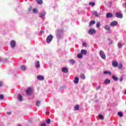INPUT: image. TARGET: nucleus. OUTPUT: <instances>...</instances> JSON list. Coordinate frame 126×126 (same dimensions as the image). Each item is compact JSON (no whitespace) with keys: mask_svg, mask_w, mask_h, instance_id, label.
<instances>
[{"mask_svg":"<svg viewBox=\"0 0 126 126\" xmlns=\"http://www.w3.org/2000/svg\"><path fill=\"white\" fill-rule=\"evenodd\" d=\"M77 58L78 59H82V58H83V56L81 53H80L77 55Z\"/></svg>","mask_w":126,"mask_h":126,"instance_id":"obj_22","label":"nucleus"},{"mask_svg":"<svg viewBox=\"0 0 126 126\" xmlns=\"http://www.w3.org/2000/svg\"><path fill=\"white\" fill-rule=\"evenodd\" d=\"M16 44L15 41L12 40L10 41V45L11 46V48H14L15 47V45Z\"/></svg>","mask_w":126,"mask_h":126,"instance_id":"obj_8","label":"nucleus"},{"mask_svg":"<svg viewBox=\"0 0 126 126\" xmlns=\"http://www.w3.org/2000/svg\"><path fill=\"white\" fill-rule=\"evenodd\" d=\"M99 55L101 59H103V60H106V55H105V53H104L103 51H100Z\"/></svg>","mask_w":126,"mask_h":126,"instance_id":"obj_3","label":"nucleus"},{"mask_svg":"<svg viewBox=\"0 0 126 126\" xmlns=\"http://www.w3.org/2000/svg\"><path fill=\"white\" fill-rule=\"evenodd\" d=\"M63 30H59L58 31L57 37L58 39L62 38V35L63 34Z\"/></svg>","mask_w":126,"mask_h":126,"instance_id":"obj_2","label":"nucleus"},{"mask_svg":"<svg viewBox=\"0 0 126 126\" xmlns=\"http://www.w3.org/2000/svg\"><path fill=\"white\" fill-rule=\"evenodd\" d=\"M121 81H122V79H121V80H120Z\"/></svg>","mask_w":126,"mask_h":126,"instance_id":"obj_50","label":"nucleus"},{"mask_svg":"<svg viewBox=\"0 0 126 126\" xmlns=\"http://www.w3.org/2000/svg\"><path fill=\"white\" fill-rule=\"evenodd\" d=\"M38 4H42L43 3V0H36Z\"/></svg>","mask_w":126,"mask_h":126,"instance_id":"obj_23","label":"nucleus"},{"mask_svg":"<svg viewBox=\"0 0 126 126\" xmlns=\"http://www.w3.org/2000/svg\"><path fill=\"white\" fill-rule=\"evenodd\" d=\"M89 5H92V6H94L95 5V3H94V2H91L89 3Z\"/></svg>","mask_w":126,"mask_h":126,"instance_id":"obj_35","label":"nucleus"},{"mask_svg":"<svg viewBox=\"0 0 126 126\" xmlns=\"http://www.w3.org/2000/svg\"><path fill=\"white\" fill-rule=\"evenodd\" d=\"M118 116H119V117H123V116H124V114H123V113H122L121 112H119L118 113Z\"/></svg>","mask_w":126,"mask_h":126,"instance_id":"obj_31","label":"nucleus"},{"mask_svg":"<svg viewBox=\"0 0 126 126\" xmlns=\"http://www.w3.org/2000/svg\"><path fill=\"white\" fill-rule=\"evenodd\" d=\"M32 11L34 13H37L38 12V10L37 9H33Z\"/></svg>","mask_w":126,"mask_h":126,"instance_id":"obj_36","label":"nucleus"},{"mask_svg":"<svg viewBox=\"0 0 126 126\" xmlns=\"http://www.w3.org/2000/svg\"><path fill=\"white\" fill-rule=\"evenodd\" d=\"M95 33H96V30H95V29H90L89 31V34H90V35L95 34Z\"/></svg>","mask_w":126,"mask_h":126,"instance_id":"obj_7","label":"nucleus"},{"mask_svg":"<svg viewBox=\"0 0 126 126\" xmlns=\"http://www.w3.org/2000/svg\"><path fill=\"white\" fill-rule=\"evenodd\" d=\"M118 25V22L116 21H113L110 23V26L112 27H114L115 26H117Z\"/></svg>","mask_w":126,"mask_h":126,"instance_id":"obj_6","label":"nucleus"},{"mask_svg":"<svg viewBox=\"0 0 126 126\" xmlns=\"http://www.w3.org/2000/svg\"><path fill=\"white\" fill-rule=\"evenodd\" d=\"M100 88H101V86H98L96 87V90H99V89H100Z\"/></svg>","mask_w":126,"mask_h":126,"instance_id":"obj_40","label":"nucleus"},{"mask_svg":"<svg viewBox=\"0 0 126 126\" xmlns=\"http://www.w3.org/2000/svg\"><path fill=\"white\" fill-rule=\"evenodd\" d=\"M83 47H86V46H87V44H86V43H83Z\"/></svg>","mask_w":126,"mask_h":126,"instance_id":"obj_41","label":"nucleus"},{"mask_svg":"<svg viewBox=\"0 0 126 126\" xmlns=\"http://www.w3.org/2000/svg\"><path fill=\"white\" fill-rule=\"evenodd\" d=\"M62 72L64 73H67L68 72V69H67V68L66 67H63L62 69Z\"/></svg>","mask_w":126,"mask_h":126,"instance_id":"obj_10","label":"nucleus"},{"mask_svg":"<svg viewBox=\"0 0 126 126\" xmlns=\"http://www.w3.org/2000/svg\"><path fill=\"white\" fill-rule=\"evenodd\" d=\"M32 92L33 91L31 88H28L26 91L27 95H31V94H32Z\"/></svg>","mask_w":126,"mask_h":126,"instance_id":"obj_4","label":"nucleus"},{"mask_svg":"<svg viewBox=\"0 0 126 126\" xmlns=\"http://www.w3.org/2000/svg\"><path fill=\"white\" fill-rule=\"evenodd\" d=\"M40 105H41V102H40L39 101H36V106H37V107H39Z\"/></svg>","mask_w":126,"mask_h":126,"instance_id":"obj_29","label":"nucleus"},{"mask_svg":"<svg viewBox=\"0 0 126 126\" xmlns=\"http://www.w3.org/2000/svg\"><path fill=\"white\" fill-rule=\"evenodd\" d=\"M53 35H49L46 38V43H47V44H50V43H51L53 40Z\"/></svg>","mask_w":126,"mask_h":126,"instance_id":"obj_1","label":"nucleus"},{"mask_svg":"<svg viewBox=\"0 0 126 126\" xmlns=\"http://www.w3.org/2000/svg\"><path fill=\"white\" fill-rule=\"evenodd\" d=\"M118 68H119V69H122V68H123V64H122V63L119 64Z\"/></svg>","mask_w":126,"mask_h":126,"instance_id":"obj_26","label":"nucleus"},{"mask_svg":"<svg viewBox=\"0 0 126 126\" xmlns=\"http://www.w3.org/2000/svg\"><path fill=\"white\" fill-rule=\"evenodd\" d=\"M80 77L82 78V79H85V75H84V74H81Z\"/></svg>","mask_w":126,"mask_h":126,"instance_id":"obj_32","label":"nucleus"},{"mask_svg":"<svg viewBox=\"0 0 126 126\" xmlns=\"http://www.w3.org/2000/svg\"><path fill=\"white\" fill-rule=\"evenodd\" d=\"M112 78H113V79H114V80H115V81H118V80L119 79L118 78V77H117L116 76H112Z\"/></svg>","mask_w":126,"mask_h":126,"instance_id":"obj_28","label":"nucleus"},{"mask_svg":"<svg viewBox=\"0 0 126 126\" xmlns=\"http://www.w3.org/2000/svg\"><path fill=\"white\" fill-rule=\"evenodd\" d=\"M96 27L97 28H99V27H100L101 26V23H100V22H97L96 23Z\"/></svg>","mask_w":126,"mask_h":126,"instance_id":"obj_34","label":"nucleus"},{"mask_svg":"<svg viewBox=\"0 0 126 126\" xmlns=\"http://www.w3.org/2000/svg\"><path fill=\"white\" fill-rule=\"evenodd\" d=\"M18 126H21V125H19Z\"/></svg>","mask_w":126,"mask_h":126,"instance_id":"obj_48","label":"nucleus"},{"mask_svg":"<svg viewBox=\"0 0 126 126\" xmlns=\"http://www.w3.org/2000/svg\"><path fill=\"white\" fill-rule=\"evenodd\" d=\"M93 14L94 15H95V17H98V16H99V14H98V13L95 11H94L93 12Z\"/></svg>","mask_w":126,"mask_h":126,"instance_id":"obj_19","label":"nucleus"},{"mask_svg":"<svg viewBox=\"0 0 126 126\" xmlns=\"http://www.w3.org/2000/svg\"><path fill=\"white\" fill-rule=\"evenodd\" d=\"M114 15L112 13H107L106 15V18H112Z\"/></svg>","mask_w":126,"mask_h":126,"instance_id":"obj_9","label":"nucleus"},{"mask_svg":"<svg viewBox=\"0 0 126 126\" xmlns=\"http://www.w3.org/2000/svg\"><path fill=\"white\" fill-rule=\"evenodd\" d=\"M45 15H46V12L43 11L39 14V17H44Z\"/></svg>","mask_w":126,"mask_h":126,"instance_id":"obj_16","label":"nucleus"},{"mask_svg":"<svg viewBox=\"0 0 126 126\" xmlns=\"http://www.w3.org/2000/svg\"><path fill=\"white\" fill-rule=\"evenodd\" d=\"M18 100L21 101H22V96L20 94H18Z\"/></svg>","mask_w":126,"mask_h":126,"instance_id":"obj_17","label":"nucleus"},{"mask_svg":"<svg viewBox=\"0 0 126 126\" xmlns=\"http://www.w3.org/2000/svg\"><path fill=\"white\" fill-rule=\"evenodd\" d=\"M124 94H126V90H125V92H124Z\"/></svg>","mask_w":126,"mask_h":126,"instance_id":"obj_47","label":"nucleus"},{"mask_svg":"<svg viewBox=\"0 0 126 126\" xmlns=\"http://www.w3.org/2000/svg\"><path fill=\"white\" fill-rule=\"evenodd\" d=\"M40 32H41V33H44V31H40Z\"/></svg>","mask_w":126,"mask_h":126,"instance_id":"obj_46","label":"nucleus"},{"mask_svg":"<svg viewBox=\"0 0 126 126\" xmlns=\"http://www.w3.org/2000/svg\"><path fill=\"white\" fill-rule=\"evenodd\" d=\"M81 54L82 55H86V54H87V51H86V50L82 49L81 51Z\"/></svg>","mask_w":126,"mask_h":126,"instance_id":"obj_15","label":"nucleus"},{"mask_svg":"<svg viewBox=\"0 0 126 126\" xmlns=\"http://www.w3.org/2000/svg\"><path fill=\"white\" fill-rule=\"evenodd\" d=\"M69 62L70 63H71V64H74V63H75V61H74V60L73 59H70L69 61Z\"/></svg>","mask_w":126,"mask_h":126,"instance_id":"obj_20","label":"nucleus"},{"mask_svg":"<svg viewBox=\"0 0 126 126\" xmlns=\"http://www.w3.org/2000/svg\"><path fill=\"white\" fill-rule=\"evenodd\" d=\"M3 99V95L2 94H0V100H2Z\"/></svg>","mask_w":126,"mask_h":126,"instance_id":"obj_38","label":"nucleus"},{"mask_svg":"<svg viewBox=\"0 0 126 126\" xmlns=\"http://www.w3.org/2000/svg\"><path fill=\"white\" fill-rule=\"evenodd\" d=\"M95 21H91L90 23V26H92V25H94V24H95Z\"/></svg>","mask_w":126,"mask_h":126,"instance_id":"obj_27","label":"nucleus"},{"mask_svg":"<svg viewBox=\"0 0 126 126\" xmlns=\"http://www.w3.org/2000/svg\"><path fill=\"white\" fill-rule=\"evenodd\" d=\"M78 109H79V105H77L74 107V110L75 111H77V110H78Z\"/></svg>","mask_w":126,"mask_h":126,"instance_id":"obj_30","label":"nucleus"},{"mask_svg":"<svg viewBox=\"0 0 126 126\" xmlns=\"http://www.w3.org/2000/svg\"><path fill=\"white\" fill-rule=\"evenodd\" d=\"M118 46L119 47V48H122V44L118 43Z\"/></svg>","mask_w":126,"mask_h":126,"instance_id":"obj_42","label":"nucleus"},{"mask_svg":"<svg viewBox=\"0 0 126 126\" xmlns=\"http://www.w3.org/2000/svg\"><path fill=\"white\" fill-rule=\"evenodd\" d=\"M115 15L117 18H123V14L121 11L116 12Z\"/></svg>","mask_w":126,"mask_h":126,"instance_id":"obj_5","label":"nucleus"},{"mask_svg":"<svg viewBox=\"0 0 126 126\" xmlns=\"http://www.w3.org/2000/svg\"><path fill=\"white\" fill-rule=\"evenodd\" d=\"M37 79H38V80L42 81V80H45V78L43 76L39 75V76H37Z\"/></svg>","mask_w":126,"mask_h":126,"instance_id":"obj_12","label":"nucleus"},{"mask_svg":"<svg viewBox=\"0 0 126 126\" xmlns=\"http://www.w3.org/2000/svg\"><path fill=\"white\" fill-rule=\"evenodd\" d=\"M7 115H10L11 114V112H7Z\"/></svg>","mask_w":126,"mask_h":126,"instance_id":"obj_45","label":"nucleus"},{"mask_svg":"<svg viewBox=\"0 0 126 126\" xmlns=\"http://www.w3.org/2000/svg\"><path fill=\"white\" fill-rule=\"evenodd\" d=\"M2 86V82H0V87Z\"/></svg>","mask_w":126,"mask_h":126,"instance_id":"obj_44","label":"nucleus"},{"mask_svg":"<svg viewBox=\"0 0 126 126\" xmlns=\"http://www.w3.org/2000/svg\"><path fill=\"white\" fill-rule=\"evenodd\" d=\"M0 61H1V59H0Z\"/></svg>","mask_w":126,"mask_h":126,"instance_id":"obj_49","label":"nucleus"},{"mask_svg":"<svg viewBox=\"0 0 126 126\" xmlns=\"http://www.w3.org/2000/svg\"><path fill=\"white\" fill-rule=\"evenodd\" d=\"M104 74H109V75H111L112 74V73L109 71H105L103 72Z\"/></svg>","mask_w":126,"mask_h":126,"instance_id":"obj_21","label":"nucleus"},{"mask_svg":"<svg viewBox=\"0 0 126 126\" xmlns=\"http://www.w3.org/2000/svg\"><path fill=\"white\" fill-rule=\"evenodd\" d=\"M46 116H49V115H50V112H49V111L47 110V111L46 112Z\"/></svg>","mask_w":126,"mask_h":126,"instance_id":"obj_39","label":"nucleus"},{"mask_svg":"<svg viewBox=\"0 0 126 126\" xmlns=\"http://www.w3.org/2000/svg\"><path fill=\"white\" fill-rule=\"evenodd\" d=\"M98 118H99L100 120H104V116H103L102 115H99Z\"/></svg>","mask_w":126,"mask_h":126,"instance_id":"obj_33","label":"nucleus"},{"mask_svg":"<svg viewBox=\"0 0 126 126\" xmlns=\"http://www.w3.org/2000/svg\"><path fill=\"white\" fill-rule=\"evenodd\" d=\"M110 82L111 80L108 79L105 80V81H104V83L105 84H109V83H110Z\"/></svg>","mask_w":126,"mask_h":126,"instance_id":"obj_24","label":"nucleus"},{"mask_svg":"<svg viewBox=\"0 0 126 126\" xmlns=\"http://www.w3.org/2000/svg\"><path fill=\"white\" fill-rule=\"evenodd\" d=\"M41 126H47V125L45 123H43L41 124Z\"/></svg>","mask_w":126,"mask_h":126,"instance_id":"obj_43","label":"nucleus"},{"mask_svg":"<svg viewBox=\"0 0 126 126\" xmlns=\"http://www.w3.org/2000/svg\"><path fill=\"white\" fill-rule=\"evenodd\" d=\"M112 65L114 67H117V66H118V62L117 61L112 62Z\"/></svg>","mask_w":126,"mask_h":126,"instance_id":"obj_11","label":"nucleus"},{"mask_svg":"<svg viewBox=\"0 0 126 126\" xmlns=\"http://www.w3.org/2000/svg\"><path fill=\"white\" fill-rule=\"evenodd\" d=\"M79 81V78H78V77H75L74 81V83H75V84H77Z\"/></svg>","mask_w":126,"mask_h":126,"instance_id":"obj_14","label":"nucleus"},{"mask_svg":"<svg viewBox=\"0 0 126 126\" xmlns=\"http://www.w3.org/2000/svg\"><path fill=\"white\" fill-rule=\"evenodd\" d=\"M21 70H26V67L25 65H23L21 66Z\"/></svg>","mask_w":126,"mask_h":126,"instance_id":"obj_25","label":"nucleus"},{"mask_svg":"<svg viewBox=\"0 0 126 126\" xmlns=\"http://www.w3.org/2000/svg\"><path fill=\"white\" fill-rule=\"evenodd\" d=\"M46 123L47 124H51V119L46 120Z\"/></svg>","mask_w":126,"mask_h":126,"instance_id":"obj_37","label":"nucleus"},{"mask_svg":"<svg viewBox=\"0 0 126 126\" xmlns=\"http://www.w3.org/2000/svg\"><path fill=\"white\" fill-rule=\"evenodd\" d=\"M35 65L36 68H39L40 67V62L39 61L35 62Z\"/></svg>","mask_w":126,"mask_h":126,"instance_id":"obj_13","label":"nucleus"},{"mask_svg":"<svg viewBox=\"0 0 126 126\" xmlns=\"http://www.w3.org/2000/svg\"><path fill=\"white\" fill-rule=\"evenodd\" d=\"M104 29L107 30V31H110V26L109 25H105L104 26Z\"/></svg>","mask_w":126,"mask_h":126,"instance_id":"obj_18","label":"nucleus"}]
</instances>
